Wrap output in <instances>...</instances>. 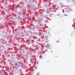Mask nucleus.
Listing matches in <instances>:
<instances>
[{
	"instance_id": "nucleus-8",
	"label": "nucleus",
	"mask_w": 75,
	"mask_h": 75,
	"mask_svg": "<svg viewBox=\"0 0 75 75\" xmlns=\"http://www.w3.org/2000/svg\"><path fill=\"white\" fill-rule=\"evenodd\" d=\"M48 34H50V32L48 33Z\"/></svg>"
},
{
	"instance_id": "nucleus-6",
	"label": "nucleus",
	"mask_w": 75,
	"mask_h": 75,
	"mask_svg": "<svg viewBox=\"0 0 75 75\" xmlns=\"http://www.w3.org/2000/svg\"><path fill=\"white\" fill-rule=\"evenodd\" d=\"M64 16H68V15H64Z\"/></svg>"
},
{
	"instance_id": "nucleus-4",
	"label": "nucleus",
	"mask_w": 75,
	"mask_h": 75,
	"mask_svg": "<svg viewBox=\"0 0 75 75\" xmlns=\"http://www.w3.org/2000/svg\"><path fill=\"white\" fill-rule=\"evenodd\" d=\"M43 19V18H42H42H40V20H41V21L43 20H42Z\"/></svg>"
},
{
	"instance_id": "nucleus-7",
	"label": "nucleus",
	"mask_w": 75,
	"mask_h": 75,
	"mask_svg": "<svg viewBox=\"0 0 75 75\" xmlns=\"http://www.w3.org/2000/svg\"><path fill=\"white\" fill-rule=\"evenodd\" d=\"M52 52V50L51 51V52Z\"/></svg>"
},
{
	"instance_id": "nucleus-2",
	"label": "nucleus",
	"mask_w": 75,
	"mask_h": 75,
	"mask_svg": "<svg viewBox=\"0 0 75 75\" xmlns=\"http://www.w3.org/2000/svg\"><path fill=\"white\" fill-rule=\"evenodd\" d=\"M1 41L2 44H4L6 43V41H5V40H4V39H2Z\"/></svg>"
},
{
	"instance_id": "nucleus-5",
	"label": "nucleus",
	"mask_w": 75,
	"mask_h": 75,
	"mask_svg": "<svg viewBox=\"0 0 75 75\" xmlns=\"http://www.w3.org/2000/svg\"><path fill=\"white\" fill-rule=\"evenodd\" d=\"M18 67L16 68V69H17V70H18Z\"/></svg>"
},
{
	"instance_id": "nucleus-1",
	"label": "nucleus",
	"mask_w": 75,
	"mask_h": 75,
	"mask_svg": "<svg viewBox=\"0 0 75 75\" xmlns=\"http://www.w3.org/2000/svg\"><path fill=\"white\" fill-rule=\"evenodd\" d=\"M34 58H32L31 59L30 62L31 63H32V64H33L34 63Z\"/></svg>"
},
{
	"instance_id": "nucleus-3",
	"label": "nucleus",
	"mask_w": 75,
	"mask_h": 75,
	"mask_svg": "<svg viewBox=\"0 0 75 75\" xmlns=\"http://www.w3.org/2000/svg\"><path fill=\"white\" fill-rule=\"evenodd\" d=\"M45 22L46 23H47V22H48V20H47L46 21H45Z\"/></svg>"
}]
</instances>
